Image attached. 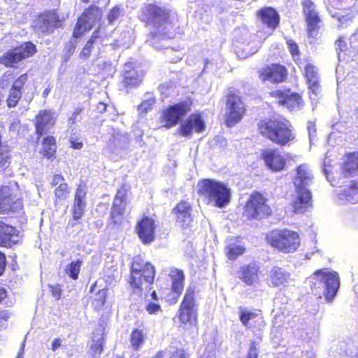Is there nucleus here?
<instances>
[{
  "label": "nucleus",
  "mask_w": 358,
  "mask_h": 358,
  "mask_svg": "<svg viewBox=\"0 0 358 358\" xmlns=\"http://www.w3.org/2000/svg\"><path fill=\"white\" fill-rule=\"evenodd\" d=\"M312 291L321 297L324 295L327 301H331L336 296L340 287L338 274L329 269L315 271L310 277Z\"/></svg>",
  "instance_id": "nucleus-1"
},
{
  "label": "nucleus",
  "mask_w": 358,
  "mask_h": 358,
  "mask_svg": "<svg viewBox=\"0 0 358 358\" xmlns=\"http://www.w3.org/2000/svg\"><path fill=\"white\" fill-rule=\"evenodd\" d=\"M259 129L262 135L280 145H285L294 138L292 124L282 117L262 120Z\"/></svg>",
  "instance_id": "nucleus-2"
},
{
  "label": "nucleus",
  "mask_w": 358,
  "mask_h": 358,
  "mask_svg": "<svg viewBox=\"0 0 358 358\" xmlns=\"http://www.w3.org/2000/svg\"><path fill=\"white\" fill-rule=\"evenodd\" d=\"M197 191L200 196L206 199L208 204L213 206L223 208L229 203L231 190L223 182L203 179L198 182Z\"/></svg>",
  "instance_id": "nucleus-3"
},
{
  "label": "nucleus",
  "mask_w": 358,
  "mask_h": 358,
  "mask_svg": "<svg viewBox=\"0 0 358 358\" xmlns=\"http://www.w3.org/2000/svg\"><path fill=\"white\" fill-rule=\"evenodd\" d=\"M138 18L155 29V35L165 36L171 27L168 13L153 4H146L141 10Z\"/></svg>",
  "instance_id": "nucleus-4"
},
{
  "label": "nucleus",
  "mask_w": 358,
  "mask_h": 358,
  "mask_svg": "<svg viewBox=\"0 0 358 358\" xmlns=\"http://www.w3.org/2000/svg\"><path fill=\"white\" fill-rule=\"evenodd\" d=\"M130 273L131 286L136 289L138 293H141L143 287L147 288L153 282L155 271L150 263L144 262L143 259L138 256L133 259Z\"/></svg>",
  "instance_id": "nucleus-5"
},
{
  "label": "nucleus",
  "mask_w": 358,
  "mask_h": 358,
  "mask_svg": "<svg viewBox=\"0 0 358 358\" xmlns=\"http://www.w3.org/2000/svg\"><path fill=\"white\" fill-rule=\"evenodd\" d=\"M266 241L284 253L294 252L300 245L299 234L289 229L273 230L266 235Z\"/></svg>",
  "instance_id": "nucleus-6"
},
{
  "label": "nucleus",
  "mask_w": 358,
  "mask_h": 358,
  "mask_svg": "<svg viewBox=\"0 0 358 358\" xmlns=\"http://www.w3.org/2000/svg\"><path fill=\"white\" fill-rule=\"evenodd\" d=\"M36 52L35 45L31 42H26L1 56L0 64L8 68H17L22 60L32 56Z\"/></svg>",
  "instance_id": "nucleus-7"
},
{
  "label": "nucleus",
  "mask_w": 358,
  "mask_h": 358,
  "mask_svg": "<svg viewBox=\"0 0 358 358\" xmlns=\"http://www.w3.org/2000/svg\"><path fill=\"white\" fill-rule=\"evenodd\" d=\"M17 192L15 182L0 187V213H16L22 209V203L17 197Z\"/></svg>",
  "instance_id": "nucleus-8"
},
{
  "label": "nucleus",
  "mask_w": 358,
  "mask_h": 358,
  "mask_svg": "<svg viewBox=\"0 0 358 358\" xmlns=\"http://www.w3.org/2000/svg\"><path fill=\"white\" fill-rule=\"evenodd\" d=\"M271 213V209L266 203L265 198L259 193L252 194L245 206V216L250 220H261Z\"/></svg>",
  "instance_id": "nucleus-9"
},
{
  "label": "nucleus",
  "mask_w": 358,
  "mask_h": 358,
  "mask_svg": "<svg viewBox=\"0 0 358 358\" xmlns=\"http://www.w3.org/2000/svg\"><path fill=\"white\" fill-rule=\"evenodd\" d=\"M245 106L240 96L231 94L227 96L225 122L229 127L238 123L245 113Z\"/></svg>",
  "instance_id": "nucleus-10"
},
{
  "label": "nucleus",
  "mask_w": 358,
  "mask_h": 358,
  "mask_svg": "<svg viewBox=\"0 0 358 358\" xmlns=\"http://www.w3.org/2000/svg\"><path fill=\"white\" fill-rule=\"evenodd\" d=\"M178 317L181 323L196 324L197 308L194 301V291L187 289L179 309Z\"/></svg>",
  "instance_id": "nucleus-11"
},
{
  "label": "nucleus",
  "mask_w": 358,
  "mask_h": 358,
  "mask_svg": "<svg viewBox=\"0 0 358 358\" xmlns=\"http://www.w3.org/2000/svg\"><path fill=\"white\" fill-rule=\"evenodd\" d=\"M101 17V10L96 6H92L86 10L78 20L75 29L73 31V37L78 38L85 32L89 31L95 23Z\"/></svg>",
  "instance_id": "nucleus-12"
},
{
  "label": "nucleus",
  "mask_w": 358,
  "mask_h": 358,
  "mask_svg": "<svg viewBox=\"0 0 358 358\" xmlns=\"http://www.w3.org/2000/svg\"><path fill=\"white\" fill-rule=\"evenodd\" d=\"M190 110V105L187 101H182L165 109L162 114V120L165 122L166 128L176 125L180 120Z\"/></svg>",
  "instance_id": "nucleus-13"
},
{
  "label": "nucleus",
  "mask_w": 358,
  "mask_h": 358,
  "mask_svg": "<svg viewBox=\"0 0 358 358\" xmlns=\"http://www.w3.org/2000/svg\"><path fill=\"white\" fill-rule=\"evenodd\" d=\"M241 34L243 36V42L240 45L236 46V52L239 57H247L257 52L260 46V41L257 40L256 36H251L247 29H242L236 31V36Z\"/></svg>",
  "instance_id": "nucleus-14"
},
{
  "label": "nucleus",
  "mask_w": 358,
  "mask_h": 358,
  "mask_svg": "<svg viewBox=\"0 0 358 358\" xmlns=\"http://www.w3.org/2000/svg\"><path fill=\"white\" fill-rule=\"evenodd\" d=\"M303 13L307 22V31L310 37H315L318 34L320 18L315 5L310 0H303Z\"/></svg>",
  "instance_id": "nucleus-15"
},
{
  "label": "nucleus",
  "mask_w": 358,
  "mask_h": 358,
  "mask_svg": "<svg viewBox=\"0 0 358 358\" xmlns=\"http://www.w3.org/2000/svg\"><path fill=\"white\" fill-rule=\"evenodd\" d=\"M60 22L61 20L55 10L49 11L39 16L35 25L36 31L48 34L60 25Z\"/></svg>",
  "instance_id": "nucleus-16"
},
{
  "label": "nucleus",
  "mask_w": 358,
  "mask_h": 358,
  "mask_svg": "<svg viewBox=\"0 0 358 358\" xmlns=\"http://www.w3.org/2000/svg\"><path fill=\"white\" fill-rule=\"evenodd\" d=\"M313 173L307 164L299 165L293 179L295 191H310L308 187L313 182Z\"/></svg>",
  "instance_id": "nucleus-17"
},
{
  "label": "nucleus",
  "mask_w": 358,
  "mask_h": 358,
  "mask_svg": "<svg viewBox=\"0 0 358 358\" xmlns=\"http://www.w3.org/2000/svg\"><path fill=\"white\" fill-rule=\"evenodd\" d=\"M155 229L156 224L154 220L145 217L138 223L136 231L141 241L148 244L155 240Z\"/></svg>",
  "instance_id": "nucleus-18"
},
{
  "label": "nucleus",
  "mask_w": 358,
  "mask_h": 358,
  "mask_svg": "<svg viewBox=\"0 0 358 358\" xmlns=\"http://www.w3.org/2000/svg\"><path fill=\"white\" fill-rule=\"evenodd\" d=\"M259 76L263 81L281 83L287 78V70L282 65L272 64L264 68Z\"/></svg>",
  "instance_id": "nucleus-19"
},
{
  "label": "nucleus",
  "mask_w": 358,
  "mask_h": 358,
  "mask_svg": "<svg viewBox=\"0 0 358 358\" xmlns=\"http://www.w3.org/2000/svg\"><path fill=\"white\" fill-rule=\"evenodd\" d=\"M56 116L50 110H41L36 116L35 127L36 133L39 136L48 132V131L55 124Z\"/></svg>",
  "instance_id": "nucleus-20"
},
{
  "label": "nucleus",
  "mask_w": 358,
  "mask_h": 358,
  "mask_svg": "<svg viewBox=\"0 0 358 358\" xmlns=\"http://www.w3.org/2000/svg\"><path fill=\"white\" fill-rule=\"evenodd\" d=\"M271 94L278 97V103L285 106L290 110H296L300 109L303 106V101L301 96L294 93L289 92H283L282 91H274Z\"/></svg>",
  "instance_id": "nucleus-21"
},
{
  "label": "nucleus",
  "mask_w": 358,
  "mask_h": 358,
  "mask_svg": "<svg viewBox=\"0 0 358 358\" xmlns=\"http://www.w3.org/2000/svg\"><path fill=\"white\" fill-rule=\"evenodd\" d=\"M238 313L239 320L244 327L249 329H260L264 326L263 317L258 313L241 307Z\"/></svg>",
  "instance_id": "nucleus-22"
},
{
  "label": "nucleus",
  "mask_w": 358,
  "mask_h": 358,
  "mask_svg": "<svg viewBox=\"0 0 358 358\" xmlns=\"http://www.w3.org/2000/svg\"><path fill=\"white\" fill-rule=\"evenodd\" d=\"M125 197L126 189L124 187L119 189L114 199L110 212L111 219L115 224H117L120 222L124 214L126 206Z\"/></svg>",
  "instance_id": "nucleus-23"
},
{
  "label": "nucleus",
  "mask_w": 358,
  "mask_h": 358,
  "mask_svg": "<svg viewBox=\"0 0 358 358\" xmlns=\"http://www.w3.org/2000/svg\"><path fill=\"white\" fill-rule=\"evenodd\" d=\"M296 195L292 206L295 213L302 214L312 206V195L310 191H295Z\"/></svg>",
  "instance_id": "nucleus-24"
},
{
  "label": "nucleus",
  "mask_w": 358,
  "mask_h": 358,
  "mask_svg": "<svg viewBox=\"0 0 358 358\" xmlns=\"http://www.w3.org/2000/svg\"><path fill=\"white\" fill-rule=\"evenodd\" d=\"M205 123L200 115L192 114L189 118L181 124L180 133L184 136H189L192 130L201 132L204 129Z\"/></svg>",
  "instance_id": "nucleus-25"
},
{
  "label": "nucleus",
  "mask_w": 358,
  "mask_h": 358,
  "mask_svg": "<svg viewBox=\"0 0 358 358\" xmlns=\"http://www.w3.org/2000/svg\"><path fill=\"white\" fill-rule=\"evenodd\" d=\"M262 157L266 166L272 171H279L284 169L285 158L279 151L266 150L263 152Z\"/></svg>",
  "instance_id": "nucleus-26"
},
{
  "label": "nucleus",
  "mask_w": 358,
  "mask_h": 358,
  "mask_svg": "<svg viewBox=\"0 0 358 358\" xmlns=\"http://www.w3.org/2000/svg\"><path fill=\"white\" fill-rule=\"evenodd\" d=\"M87 187L85 184H80L77 187L74 203L73 206V213L74 220L80 219L83 216L86 206L85 196Z\"/></svg>",
  "instance_id": "nucleus-27"
},
{
  "label": "nucleus",
  "mask_w": 358,
  "mask_h": 358,
  "mask_svg": "<svg viewBox=\"0 0 358 358\" xmlns=\"http://www.w3.org/2000/svg\"><path fill=\"white\" fill-rule=\"evenodd\" d=\"M124 83L127 86H136L141 83L143 73L133 62H127L124 69Z\"/></svg>",
  "instance_id": "nucleus-28"
},
{
  "label": "nucleus",
  "mask_w": 358,
  "mask_h": 358,
  "mask_svg": "<svg viewBox=\"0 0 358 358\" xmlns=\"http://www.w3.org/2000/svg\"><path fill=\"white\" fill-rule=\"evenodd\" d=\"M18 231L10 225L0 222V245L10 247L18 242Z\"/></svg>",
  "instance_id": "nucleus-29"
},
{
  "label": "nucleus",
  "mask_w": 358,
  "mask_h": 358,
  "mask_svg": "<svg viewBox=\"0 0 358 358\" xmlns=\"http://www.w3.org/2000/svg\"><path fill=\"white\" fill-rule=\"evenodd\" d=\"M259 266L255 262L243 266L240 269L239 278L248 285L259 281Z\"/></svg>",
  "instance_id": "nucleus-30"
},
{
  "label": "nucleus",
  "mask_w": 358,
  "mask_h": 358,
  "mask_svg": "<svg viewBox=\"0 0 358 358\" xmlns=\"http://www.w3.org/2000/svg\"><path fill=\"white\" fill-rule=\"evenodd\" d=\"M176 217L177 222L181 224L183 227H188L192 220V207L191 205L186 201L180 202L173 209Z\"/></svg>",
  "instance_id": "nucleus-31"
},
{
  "label": "nucleus",
  "mask_w": 358,
  "mask_h": 358,
  "mask_svg": "<svg viewBox=\"0 0 358 358\" xmlns=\"http://www.w3.org/2000/svg\"><path fill=\"white\" fill-rule=\"evenodd\" d=\"M270 282L273 287L285 286L289 282L291 275L280 267L275 266L270 271Z\"/></svg>",
  "instance_id": "nucleus-32"
},
{
  "label": "nucleus",
  "mask_w": 358,
  "mask_h": 358,
  "mask_svg": "<svg viewBox=\"0 0 358 358\" xmlns=\"http://www.w3.org/2000/svg\"><path fill=\"white\" fill-rule=\"evenodd\" d=\"M338 197L341 201L343 202H358V183L352 182L349 187L341 189Z\"/></svg>",
  "instance_id": "nucleus-33"
},
{
  "label": "nucleus",
  "mask_w": 358,
  "mask_h": 358,
  "mask_svg": "<svg viewBox=\"0 0 358 358\" xmlns=\"http://www.w3.org/2000/svg\"><path fill=\"white\" fill-rule=\"evenodd\" d=\"M305 76L309 85V89L316 96L319 90V75L315 66L307 64L305 68Z\"/></svg>",
  "instance_id": "nucleus-34"
},
{
  "label": "nucleus",
  "mask_w": 358,
  "mask_h": 358,
  "mask_svg": "<svg viewBox=\"0 0 358 358\" xmlns=\"http://www.w3.org/2000/svg\"><path fill=\"white\" fill-rule=\"evenodd\" d=\"M262 22L268 27L275 28L279 23V15L272 8H265L259 12Z\"/></svg>",
  "instance_id": "nucleus-35"
},
{
  "label": "nucleus",
  "mask_w": 358,
  "mask_h": 358,
  "mask_svg": "<svg viewBox=\"0 0 358 358\" xmlns=\"http://www.w3.org/2000/svg\"><path fill=\"white\" fill-rule=\"evenodd\" d=\"M345 177L352 175L358 171V153L354 152L347 156L342 166Z\"/></svg>",
  "instance_id": "nucleus-36"
},
{
  "label": "nucleus",
  "mask_w": 358,
  "mask_h": 358,
  "mask_svg": "<svg viewBox=\"0 0 358 358\" xmlns=\"http://www.w3.org/2000/svg\"><path fill=\"white\" fill-rule=\"evenodd\" d=\"M169 275L172 280V289L177 294H180L184 287L185 275L182 271L177 268L171 269Z\"/></svg>",
  "instance_id": "nucleus-37"
},
{
  "label": "nucleus",
  "mask_w": 358,
  "mask_h": 358,
  "mask_svg": "<svg viewBox=\"0 0 358 358\" xmlns=\"http://www.w3.org/2000/svg\"><path fill=\"white\" fill-rule=\"evenodd\" d=\"M56 141L53 136H46L43 141L41 153L48 159L52 157L56 151Z\"/></svg>",
  "instance_id": "nucleus-38"
},
{
  "label": "nucleus",
  "mask_w": 358,
  "mask_h": 358,
  "mask_svg": "<svg viewBox=\"0 0 358 358\" xmlns=\"http://www.w3.org/2000/svg\"><path fill=\"white\" fill-rule=\"evenodd\" d=\"M103 341V334L101 329L99 330V332L93 334L92 343L90 344V349L94 355L100 354L102 352Z\"/></svg>",
  "instance_id": "nucleus-39"
},
{
  "label": "nucleus",
  "mask_w": 358,
  "mask_h": 358,
  "mask_svg": "<svg viewBox=\"0 0 358 358\" xmlns=\"http://www.w3.org/2000/svg\"><path fill=\"white\" fill-rule=\"evenodd\" d=\"M81 265L82 262L80 260L71 262L66 266L64 271L70 278L76 280L78 278Z\"/></svg>",
  "instance_id": "nucleus-40"
},
{
  "label": "nucleus",
  "mask_w": 358,
  "mask_h": 358,
  "mask_svg": "<svg viewBox=\"0 0 358 358\" xmlns=\"http://www.w3.org/2000/svg\"><path fill=\"white\" fill-rule=\"evenodd\" d=\"M227 255L229 259L231 260L236 259L239 255H241L245 248L236 243L229 244L226 247Z\"/></svg>",
  "instance_id": "nucleus-41"
},
{
  "label": "nucleus",
  "mask_w": 358,
  "mask_h": 358,
  "mask_svg": "<svg viewBox=\"0 0 358 358\" xmlns=\"http://www.w3.org/2000/svg\"><path fill=\"white\" fill-rule=\"evenodd\" d=\"M131 343L133 348L138 350L144 342V336L141 331L135 329L131 335Z\"/></svg>",
  "instance_id": "nucleus-42"
},
{
  "label": "nucleus",
  "mask_w": 358,
  "mask_h": 358,
  "mask_svg": "<svg viewBox=\"0 0 358 358\" xmlns=\"http://www.w3.org/2000/svg\"><path fill=\"white\" fill-rule=\"evenodd\" d=\"M22 96V92L20 90H15L10 87L8 96L7 98V105L9 108L16 106Z\"/></svg>",
  "instance_id": "nucleus-43"
},
{
  "label": "nucleus",
  "mask_w": 358,
  "mask_h": 358,
  "mask_svg": "<svg viewBox=\"0 0 358 358\" xmlns=\"http://www.w3.org/2000/svg\"><path fill=\"white\" fill-rule=\"evenodd\" d=\"M287 358H310V355L307 350L294 347L289 350Z\"/></svg>",
  "instance_id": "nucleus-44"
},
{
  "label": "nucleus",
  "mask_w": 358,
  "mask_h": 358,
  "mask_svg": "<svg viewBox=\"0 0 358 358\" xmlns=\"http://www.w3.org/2000/svg\"><path fill=\"white\" fill-rule=\"evenodd\" d=\"M98 38H99V36H98V35H96V32L94 33L92 36L91 37V38L87 42V43L84 46L82 52H80L81 57L87 58L90 56L91 50H92V47L93 44L96 42Z\"/></svg>",
  "instance_id": "nucleus-45"
},
{
  "label": "nucleus",
  "mask_w": 358,
  "mask_h": 358,
  "mask_svg": "<svg viewBox=\"0 0 358 358\" xmlns=\"http://www.w3.org/2000/svg\"><path fill=\"white\" fill-rule=\"evenodd\" d=\"M107 292L106 289H100L96 294L93 303L96 308H99L103 306L106 302Z\"/></svg>",
  "instance_id": "nucleus-46"
},
{
  "label": "nucleus",
  "mask_w": 358,
  "mask_h": 358,
  "mask_svg": "<svg viewBox=\"0 0 358 358\" xmlns=\"http://www.w3.org/2000/svg\"><path fill=\"white\" fill-rule=\"evenodd\" d=\"M69 193V187L66 183H61L55 191V196L59 199H65Z\"/></svg>",
  "instance_id": "nucleus-47"
},
{
  "label": "nucleus",
  "mask_w": 358,
  "mask_h": 358,
  "mask_svg": "<svg viewBox=\"0 0 358 358\" xmlns=\"http://www.w3.org/2000/svg\"><path fill=\"white\" fill-rule=\"evenodd\" d=\"M155 103V99L153 97H149L148 99L143 101L138 107V110L141 113H146Z\"/></svg>",
  "instance_id": "nucleus-48"
},
{
  "label": "nucleus",
  "mask_w": 358,
  "mask_h": 358,
  "mask_svg": "<svg viewBox=\"0 0 358 358\" xmlns=\"http://www.w3.org/2000/svg\"><path fill=\"white\" fill-rule=\"evenodd\" d=\"M122 15V10L119 6H115L108 15V20L110 24H113Z\"/></svg>",
  "instance_id": "nucleus-49"
},
{
  "label": "nucleus",
  "mask_w": 358,
  "mask_h": 358,
  "mask_svg": "<svg viewBox=\"0 0 358 358\" xmlns=\"http://www.w3.org/2000/svg\"><path fill=\"white\" fill-rule=\"evenodd\" d=\"M28 80L27 74L24 73L18 77L15 80H14L11 88L15 90H21L23 85L27 83Z\"/></svg>",
  "instance_id": "nucleus-50"
},
{
  "label": "nucleus",
  "mask_w": 358,
  "mask_h": 358,
  "mask_svg": "<svg viewBox=\"0 0 358 358\" xmlns=\"http://www.w3.org/2000/svg\"><path fill=\"white\" fill-rule=\"evenodd\" d=\"M9 164L8 150L0 149V169L7 166Z\"/></svg>",
  "instance_id": "nucleus-51"
},
{
  "label": "nucleus",
  "mask_w": 358,
  "mask_h": 358,
  "mask_svg": "<svg viewBox=\"0 0 358 358\" xmlns=\"http://www.w3.org/2000/svg\"><path fill=\"white\" fill-rule=\"evenodd\" d=\"M145 309L150 314L152 315L157 314L162 311L159 304L157 303L156 302L148 303L146 305Z\"/></svg>",
  "instance_id": "nucleus-52"
},
{
  "label": "nucleus",
  "mask_w": 358,
  "mask_h": 358,
  "mask_svg": "<svg viewBox=\"0 0 358 358\" xmlns=\"http://www.w3.org/2000/svg\"><path fill=\"white\" fill-rule=\"evenodd\" d=\"M13 78V72L7 71L0 78V88H4Z\"/></svg>",
  "instance_id": "nucleus-53"
},
{
  "label": "nucleus",
  "mask_w": 358,
  "mask_h": 358,
  "mask_svg": "<svg viewBox=\"0 0 358 358\" xmlns=\"http://www.w3.org/2000/svg\"><path fill=\"white\" fill-rule=\"evenodd\" d=\"M245 358H258L257 349L255 342H251L249 351L247 353Z\"/></svg>",
  "instance_id": "nucleus-54"
},
{
  "label": "nucleus",
  "mask_w": 358,
  "mask_h": 358,
  "mask_svg": "<svg viewBox=\"0 0 358 358\" xmlns=\"http://www.w3.org/2000/svg\"><path fill=\"white\" fill-rule=\"evenodd\" d=\"M287 44L289 46V51L293 57H298L299 56V49L298 45L296 43H295L292 40H289L287 41Z\"/></svg>",
  "instance_id": "nucleus-55"
},
{
  "label": "nucleus",
  "mask_w": 358,
  "mask_h": 358,
  "mask_svg": "<svg viewBox=\"0 0 358 358\" xmlns=\"http://www.w3.org/2000/svg\"><path fill=\"white\" fill-rule=\"evenodd\" d=\"M50 289H51V292H52V294L53 295V296L56 299H59L61 297V295H62V289L60 287V285H57L55 286H51Z\"/></svg>",
  "instance_id": "nucleus-56"
},
{
  "label": "nucleus",
  "mask_w": 358,
  "mask_h": 358,
  "mask_svg": "<svg viewBox=\"0 0 358 358\" xmlns=\"http://www.w3.org/2000/svg\"><path fill=\"white\" fill-rule=\"evenodd\" d=\"M308 131L310 138V143H312L313 138L316 133V127L314 123L309 122L308 125Z\"/></svg>",
  "instance_id": "nucleus-57"
},
{
  "label": "nucleus",
  "mask_w": 358,
  "mask_h": 358,
  "mask_svg": "<svg viewBox=\"0 0 358 358\" xmlns=\"http://www.w3.org/2000/svg\"><path fill=\"white\" fill-rule=\"evenodd\" d=\"M337 46L340 50V52H338V58L340 59L341 57V52H344L347 46V44L345 41H343V38H339L337 41Z\"/></svg>",
  "instance_id": "nucleus-58"
},
{
  "label": "nucleus",
  "mask_w": 358,
  "mask_h": 358,
  "mask_svg": "<svg viewBox=\"0 0 358 358\" xmlns=\"http://www.w3.org/2000/svg\"><path fill=\"white\" fill-rule=\"evenodd\" d=\"M330 14L331 15V16L333 17L337 18L338 21L341 24H344V23H345L349 20V17L348 16L341 15H339L337 13H331L330 12Z\"/></svg>",
  "instance_id": "nucleus-59"
},
{
  "label": "nucleus",
  "mask_w": 358,
  "mask_h": 358,
  "mask_svg": "<svg viewBox=\"0 0 358 358\" xmlns=\"http://www.w3.org/2000/svg\"><path fill=\"white\" fill-rule=\"evenodd\" d=\"M187 356L183 349H177L173 352L171 358H186Z\"/></svg>",
  "instance_id": "nucleus-60"
},
{
  "label": "nucleus",
  "mask_w": 358,
  "mask_h": 358,
  "mask_svg": "<svg viewBox=\"0 0 358 358\" xmlns=\"http://www.w3.org/2000/svg\"><path fill=\"white\" fill-rule=\"evenodd\" d=\"M6 266V257L4 254L0 252V275H2Z\"/></svg>",
  "instance_id": "nucleus-61"
},
{
  "label": "nucleus",
  "mask_w": 358,
  "mask_h": 358,
  "mask_svg": "<svg viewBox=\"0 0 358 358\" xmlns=\"http://www.w3.org/2000/svg\"><path fill=\"white\" fill-rule=\"evenodd\" d=\"M64 180V178L60 174L55 175L52 180V185H56Z\"/></svg>",
  "instance_id": "nucleus-62"
},
{
  "label": "nucleus",
  "mask_w": 358,
  "mask_h": 358,
  "mask_svg": "<svg viewBox=\"0 0 358 358\" xmlns=\"http://www.w3.org/2000/svg\"><path fill=\"white\" fill-rule=\"evenodd\" d=\"M62 345V340L60 338H55L52 343V350L56 351Z\"/></svg>",
  "instance_id": "nucleus-63"
},
{
  "label": "nucleus",
  "mask_w": 358,
  "mask_h": 358,
  "mask_svg": "<svg viewBox=\"0 0 358 358\" xmlns=\"http://www.w3.org/2000/svg\"><path fill=\"white\" fill-rule=\"evenodd\" d=\"M10 130L13 131H18L20 128V121L15 120L10 124Z\"/></svg>",
  "instance_id": "nucleus-64"
}]
</instances>
